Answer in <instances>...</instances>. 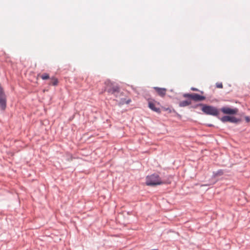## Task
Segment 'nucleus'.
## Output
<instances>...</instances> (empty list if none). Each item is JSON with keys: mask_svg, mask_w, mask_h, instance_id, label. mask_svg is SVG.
I'll use <instances>...</instances> for the list:
<instances>
[{"mask_svg": "<svg viewBox=\"0 0 250 250\" xmlns=\"http://www.w3.org/2000/svg\"><path fill=\"white\" fill-rule=\"evenodd\" d=\"M40 77L42 80H47L49 78V76L47 73H44L42 75H41Z\"/></svg>", "mask_w": 250, "mask_h": 250, "instance_id": "obj_12", "label": "nucleus"}, {"mask_svg": "<svg viewBox=\"0 0 250 250\" xmlns=\"http://www.w3.org/2000/svg\"><path fill=\"white\" fill-rule=\"evenodd\" d=\"M191 90L194 91H198L199 90L197 88H194V87H191Z\"/></svg>", "mask_w": 250, "mask_h": 250, "instance_id": "obj_16", "label": "nucleus"}, {"mask_svg": "<svg viewBox=\"0 0 250 250\" xmlns=\"http://www.w3.org/2000/svg\"><path fill=\"white\" fill-rule=\"evenodd\" d=\"M6 107V98L2 88L0 86V108L4 110Z\"/></svg>", "mask_w": 250, "mask_h": 250, "instance_id": "obj_5", "label": "nucleus"}, {"mask_svg": "<svg viewBox=\"0 0 250 250\" xmlns=\"http://www.w3.org/2000/svg\"><path fill=\"white\" fill-rule=\"evenodd\" d=\"M158 105H159V103L154 100H150L148 101V107L149 108L156 112L160 113V109L157 106Z\"/></svg>", "mask_w": 250, "mask_h": 250, "instance_id": "obj_6", "label": "nucleus"}, {"mask_svg": "<svg viewBox=\"0 0 250 250\" xmlns=\"http://www.w3.org/2000/svg\"><path fill=\"white\" fill-rule=\"evenodd\" d=\"M220 120L223 122H229L231 123H236L238 122V120L236 118L228 116H225L222 117Z\"/></svg>", "mask_w": 250, "mask_h": 250, "instance_id": "obj_8", "label": "nucleus"}, {"mask_svg": "<svg viewBox=\"0 0 250 250\" xmlns=\"http://www.w3.org/2000/svg\"><path fill=\"white\" fill-rule=\"evenodd\" d=\"M200 105L202 106V111L206 114L217 116L219 113L218 110L215 107L203 104H200Z\"/></svg>", "mask_w": 250, "mask_h": 250, "instance_id": "obj_3", "label": "nucleus"}, {"mask_svg": "<svg viewBox=\"0 0 250 250\" xmlns=\"http://www.w3.org/2000/svg\"><path fill=\"white\" fill-rule=\"evenodd\" d=\"M58 83V79L55 78H52L51 79V82L49 84H52L53 85H57Z\"/></svg>", "mask_w": 250, "mask_h": 250, "instance_id": "obj_11", "label": "nucleus"}, {"mask_svg": "<svg viewBox=\"0 0 250 250\" xmlns=\"http://www.w3.org/2000/svg\"><path fill=\"white\" fill-rule=\"evenodd\" d=\"M221 111L226 114H235L238 110L237 109H232L228 107H223L221 109Z\"/></svg>", "mask_w": 250, "mask_h": 250, "instance_id": "obj_7", "label": "nucleus"}, {"mask_svg": "<svg viewBox=\"0 0 250 250\" xmlns=\"http://www.w3.org/2000/svg\"><path fill=\"white\" fill-rule=\"evenodd\" d=\"M216 87L219 88H223V84L222 83H217L216 84Z\"/></svg>", "mask_w": 250, "mask_h": 250, "instance_id": "obj_14", "label": "nucleus"}, {"mask_svg": "<svg viewBox=\"0 0 250 250\" xmlns=\"http://www.w3.org/2000/svg\"><path fill=\"white\" fill-rule=\"evenodd\" d=\"M191 104L190 101H183L179 103V106L181 107H185L190 105Z\"/></svg>", "mask_w": 250, "mask_h": 250, "instance_id": "obj_10", "label": "nucleus"}, {"mask_svg": "<svg viewBox=\"0 0 250 250\" xmlns=\"http://www.w3.org/2000/svg\"><path fill=\"white\" fill-rule=\"evenodd\" d=\"M166 110H169V112H170V110L169 109V108H167L166 109Z\"/></svg>", "mask_w": 250, "mask_h": 250, "instance_id": "obj_17", "label": "nucleus"}, {"mask_svg": "<svg viewBox=\"0 0 250 250\" xmlns=\"http://www.w3.org/2000/svg\"><path fill=\"white\" fill-rule=\"evenodd\" d=\"M165 183V182H163L161 180L159 176L157 174H152L147 176L146 178V184L147 186H154Z\"/></svg>", "mask_w": 250, "mask_h": 250, "instance_id": "obj_1", "label": "nucleus"}, {"mask_svg": "<svg viewBox=\"0 0 250 250\" xmlns=\"http://www.w3.org/2000/svg\"><path fill=\"white\" fill-rule=\"evenodd\" d=\"M130 102H131V100L130 99H128V100H127L126 101H125V100H122L120 102V104H128L129 103H130Z\"/></svg>", "mask_w": 250, "mask_h": 250, "instance_id": "obj_13", "label": "nucleus"}, {"mask_svg": "<svg viewBox=\"0 0 250 250\" xmlns=\"http://www.w3.org/2000/svg\"><path fill=\"white\" fill-rule=\"evenodd\" d=\"M105 90L108 93L114 95L116 97L117 94L119 93V86L111 82L109 80L105 82Z\"/></svg>", "mask_w": 250, "mask_h": 250, "instance_id": "obj_2", "label": "nucleus"}, {"mask_svg": "<svg viewBox=\"0 0 250 250\" xmlns=\"http://www.w3.org/2000/svg\"><path fill=\"white\" fill-rule=\"evenodd\" d=\"M245 119L247 122L249 123L250 122V118L249 117L246 116Z\"/></svg>", "mask_w": 250, "mask_h": 250, "instance_id": "obj_15", "label": "nucleus"}, {"mask_svg": "<svg viewBox=\"0 0 250 250\" xmlns=\"http://www.w3.org/2000/svg\"><path fill=\"white\" fill-rule=\"evenodd\" d=\"M184 97L188 98L191 99L194 101H202L205 100L206 97L203 96H201L196 93L192 94H184L183 95Z\"/></svg>", "mask_w": 250, "mask_h": 250, "instance_id": "obj_4", "label": "nucleus"}, {"mask_svg": "<svg viewBox=\"0 0 250 250\" xmlns=\"http://www.w3.org/2000/svg\"><path fill=\"white\" fill-rule=\"evenodd\" d=\"M154 89L159 96L161 97H164L165 96L167 92V89L166 88L155 87H154Z\"/></svg>", "mask_w": 250, "mask_h": 250, "instance_id": "obj_9", "label": "nucleus"}]
</instances>
